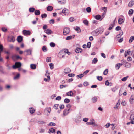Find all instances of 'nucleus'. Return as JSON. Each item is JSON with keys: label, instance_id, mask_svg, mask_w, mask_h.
Masks as SVG:
<instances>
[{"label": "nucleus", "instance_id": "nucleus-30", "mask_svg": "<svg viewBox=\"0 0 134 134\" xmlns=\"http://www.w3.org/2000/svg\"><path fill=\"white\" fill-rule=\"evenodd\" d=\"M134 40V36H131L129 40V43L132 42Z\"/></svg>", "mask_w": 134, "mask_h": 134}, {"label": "nucleus", "instance_id": "nucleus-27", "mask_svg": "<svg viewBox=\"0 0 134 134\" xmlns=\"http://www.w3.org/2000/svg\"><path fill=\"white\" fill-rule=\"evenodd\" d=\"M98 61V60L97 58H95L92 60V64H96Z\"/></svg>", "mask_w": 134, "mask_h": 134}, {"label": "nucleus", "instance_id": "nucleus-18", "mask_svg": "<svg viewBox=\"0 0 134 134\" xmlns=\"http://www.w3.org/2000/svg\"><path fill=\"white\" fill-rule=\"evenodd\" d=\"M66 94L68 96H72L73 95V93L72 91H71L67 92L66 93Z\"/></svg>", "mask_w": 134, "mask_h": 134}, {"label": "nucleus", "instance_id": "nucleus-40", "mask_svg": "<svg viewBox=\"0 0 134 134\" xmlns=\"http://www.w3.org/2000/svg\"><path fill=\"white\" fill-rule=\"evenodd\" d=\"M70 101V99L67 98H66L64 100V102L66 103H69Z\"/></svg>", "mask_w": 134, "mask_h": 134}, {"label": "nucleus", "instance_id": "nucleus-42", "mask_svg": "<svg viewBox=\"0 0 134 134\" xmlns=\"http://www.w3.org/2000/svg\"><path fill=\"white\" fill-rule=\"evenodd\" d=\"M50 46L53 47H54L55 46V44L53 42H51L50 43Z\"/></svg>", "mask_w": 134, "mask_h": 134}, {"label": "nucleus", "instance_id": "nucleus-2", "mask_svg": "<svg viewBox=\"0 0 134 134\" xmlns=\"http://www.w3.org/2000/svg\"><path fill=\"white\" fill-rule=\"evenodd\" d=\"M21 64L20 62H16L15 65L13 66V69H15L18 68H19L21 66Z\"/></svg>", "mask_w": 134, "mask_h": 134}, {"label": "nucleus", "instance_id": "nucleus-23", "mask_svg": "<svg viewBox=\"0 0 134 134\" xmlns=\"http://www.w3.org/2000/svg\"><path fill=\"white\" fill-rule=\"evenodd\" d=\"M131 64L130 63H129L127 62H126L125 66L127 68H130L131 67Z\"/></svg>", "mask_w": 134, "mask_h": 134}, {"label": "nucleus", "instance_id": "nucleus-45", "mask_svg": "<svg viewBox=\"0 0 134 134\" xmlns=\"http://www.w3.org/2000/svg\"><path fill=\"white\" fill-rule=\"evenodd\" d=\"M97 79L99 81H101L102 80V77L101 76H97Z\"/></svg>", "mask_w": 134, "mask_h": 134}, {"label": "nucleus", "instance_id": "nucleus-8", "mask_svg": "<svg viewBox=\"0 0 134 134\" xmlns=\"http://www.w3.org/2000/svg\"><path fill=\"white\" fill-rule=\"evenodd\" d=\"M23 40V37L21 36H19L17 37V40L19 43L21 42Z\"/></svg>", "mask_w": 134, "mask_h": 134}, {"label": "nucleus", "instance_id": "nucleus-5", "mask_svg": "<svg viewBox=\"0 0 134 134\" xmlns=\"http://www.w3.org/2000/svg\"><path fill=\"white\" fill-rule=\"evenodd\" d=\"M22 32L24 35H29L31 33L30 31L29 30H24Z\"/></svg>", "mask_w": 134, "mask_h": 134}, {"label": "nucleus", "instance_id": "nucleus-16", "mask_svg": "<svg viewBox=\"0 0 134 134\" xmlns=\"http://www.w3.org/2000/svg\"><path fill=\"white\" fill-rule=\"evenodd\" d=\"M55 130L53 128H51L49 130V133H53L55 132Z\"/></svg>", "mask_w": 134, "mask_h": 134}, {"label": "nucleus", "instance_id": "nucleus-34", "mask_svg": "<svg viewBox=\"0 0 134 134\" xmlns=\"http://www.w3.org/2000/svg\"><path fill=\"white\" fill-rule=\"evenodd\" d=\"M83 76H84V75H83V74H80L77 75V76L76 77H77V78H81L83 77Z\"/></svg>", "mask_w": 134, "mask_h": 134}, {"label": "nucleus", "instance_id": "nucleus-56", "mask_svg": "<svg viewBox=\"0 0 134 134\" xmlns=\"http://www.w3.org/2000/svg\"><path fill=\"white\" fill-rule=\"evenodd\" d=\"M89 70H87L83 72V75H86L87 73L89 72Z\"/></svg>", "mask_w": 134, "mask_h": 134}, {"label": "nucleus", "instance_id": "nucleus-39", "mask_svg": "<svg viewBox=\"0 0 134 134\" xmlns=\"http://www.w3.org/2000/svg\"><path fill=\"white\" fill-rule=\"evenodd\" d=\"M129 77L128 76H127L126 77H125L121 79V80L123 81H125Z\"/></svg>", "mask_w": 134, "mask_h": 134}, {"label": "nucleus", "instance_id": "nucleus-26", "mask_svg": "<svg viewBox=\"0 0 134 134\" xmlns=\"http://www.w3.org/2000/svg\"><path fill=\"white\" fill-rule=\"evenodd\" d=\"M35 10V8L34 7L30 8L29 9V10L30 12H33Z\"/></svg>", "mask_w": 134, "mask_h": 134}, {"label": "nucleus", "instance_id": "nucleus-50", "mask_svg": "<svg viewBox=\"0 0 134 134\" xmlns=\"http://www.w3.org/2000/svg\"><path fill=\"white\" fill-rule=\"evenodd\" d=\"M121 104L125 106L126 104V102L124 100H122L121 103Z\"/></svg>", "mask_w": 134, "mask_h": 134}, {"label": "nucleus", "instance_id": "nucleus-55", "mask_svg": "<svg viewBox=\"0 0 134 134\" xmlns=\"http://www.w3.org/2000/svg\"><path fill=\"white\" fill-rule=\"evenodd\" d=\"M110 125V124L109 123H108L106 124L105 125V127L106 128H108L109 127Z\"/></svg>", "mask_w": 134, "mask_h": 134}, {"label": "nucleus", "instance_id": "nucleus-58", "mask_svg": "<svg viewBox=\"0 0 134 134\" xmlns=\"http://www.w3.org/2000/svg\"><path fill=\"white\" fill-rule=\"evenodd\" d=\"M88 120V119L86 118H84L83 119V121L85 122H87Z\"/></svg>", "mask_w": 134, "mask_h": 134}, {"label": "nucleus", "instance_id": "nucleus-19", "mask_svg": "<svg viewBox=\"0 0 134 134\" xmlns=\"http://www.w3.org/2000/svg\"><path fill=\"white\" fill-rule=\"evenodd\" d=\"M34 13L36 15H38L40 14V12L39 10H37L35 11Z\"/></svg>", "mask_w": 134, "mask_h": 134}, {"label": "nucleus", "instance_id": "nucleus-44", "mask_svg": "<svg viewBox=\"0 0 134 134\" xmlns=\"http://www.w3.org/2000/svg\"><path fill=\"white\" fill-rule=\"evenodd\" d=\"M83 23L87 25H88V22L87 20H84L83 21Z\"/></svg>", "mask_w": 134, "mask_h": 134}, {"label": "nucleus", "instance_id": "nucleus-13", "mask_svg": "<svg viewBox=\"0 0 134 134\" xmlns=\"http://www.w3.org/2000/svg\"><path fill=\"white\" fill-rule=\"evenodd\" d=\"M124 20L122 18H120L118 20V23L119 24H121L124 22Z\"/></svg>", "mask_w": 134, "mask_h": 134}, {"label": "nucleus", "instance_id": "nucleus-10", "mask_svg": "<svg viewBox=\"0 0 134 134\" xmlns=\"http://www.w3.org/2000/svg\"><path fill=\"white\" fill-rule=\"evenodd\" d=\"M10 40H9V41L10 42H14L15 41V37L13 36H12L9 38Z\"/></svg>", "mask_w": 134, "mask_h": 134}, {"label": "nucleus", "instance_id": "nucleus-38", "mask_svg": "<svg viewBox=\"0 0 134 134\" xmlns=\"http://www.w3.org/2000/svg\"><path fill=\"white\" fill-rule=\"evenodd\" d=\"M108 72V70L107 69H105L103 72V74L105 75H107Z\"/></svg>", "mask_w": 134, "mask_h": 134}, {"label": "nucleus", "instance_id": "nucleus-14", "mask_svg": "<svg viewBox=\"0 0 134 134\" xmlns=\"http://www.w3.org/2000/svg\"><path fill=\"white\" fill-rule=\"evenodd\" d=\"M44 32L48 35L51 34L52 33V31L49 29H47V30H45Z\"/></svg>", "mask_w": 134, "mask_h": 134}, {"label": "nucleus", "instance_id": "nucleus-47", "mask_svg": "<svg viewBox=\"0 0 134 134\" xmlns=\"http://www.w3.org/2000/svg\"><path fill=\"white\" fill-rule=\"evenodd\" d=\"M131 123L132 124H134V121H133V120H131V121L130 122H127V125H129Z\"/></svg>", "mask_w": 134, "mask_h": 134}, {"label": "nucleus", "instance_id": "nucleus-37", "mask_svg": "<svg viewBox=\"0 0 134 134\" xmlns=\"http://www.w3.org/2000/svg\"><path fill=\"white\" fill-rule=\"evenodd\" d=\"M134 12V10L132 9L130 10L128 12L129 14H132Z\"/></svg>", "mask_w": 134, "mask_h": 134}, {"label": "nucleus", "instance_id": "nucleus-62", "mask_svg": "<svg viewBox=\"0 0 134 134\" xmlns=\"http://www.w3.org/2000/svg\"><path fill=\"white\" fill-rule=\"evenodd\" d=\"M127 60L129 61H131L132 60L131 57L130 56L128 57L127 58Z\"/></svg>", "mask_w": 134, "mask_h": 134}, {"label": "nucleus", "instance_id": "nucleus-51", "mask_svg": "<svg viewBox=\"0 0 134 134\" xmlns=\"http://www.w3.org/2000/svg\"><path fill=\"white\" fill-rule=\"evenodd\" d=\"M61 99V98L60 96H58L56 98V99L57 100L59 101Z\"/></svg>", "mask_w": 134, "mask_h": 134}, {"label": "nucleus", "instance_id": "nucleus-1", "mask_svg": "<svg viewBox=\"0 0 134 134\" xmlns=\"http://www.w3.org/2000/svg\"><path fill=\"white\" fill-rule=\"evenodd\" d=\"M51 110V108L50 107H48L46 108L44 111V114L47 116H48Z\"/></svg>", "mask_w": 134, "mask_h": 134}, {"label": "nucleus", "instance_id": "nucleus-25", "mask_svg": "<svg viewBox=\"0 0 134 134\" xmlns=\"http://www.w3.org/2000/svg\"><path fill=\"white\" fill-rule=\"evenodd\" d=\"M82 51V50L81 49L78 48L76 49L75 51V52L76 53H79L81 52Z\"/></svg>", "mask_w": 134, "mask_h": 134}, {"label": "nucleus", "instance_id": "nucleus-9", "mask_svg": "<svg viewBox=\"0 0 134 134\" xmlns=\"http://www.w3.org/2000/svg\"><path fill=\"white\" fill-rule=\"evenodd\" d=\"M24 52H26V55H31V54L32 51L31 49H29L25 51Z\"/></svg>", "mask_w": 134, "mask_h": 134}, {"label": "nucleus", "instance_id": "nucleus-59", "mask_svg": "<svg viewBox=\"0 0 134 134\" xmlns=\"http://www.w3.org/2000/svg\"><path fill=\"white\" fill-rule=\"evenodd\" d=\"M67 49H64L62 50V51H61L62 53L65 54L66 53Z\"/></svg>", "mask_w": 134, "mask_h": 134}, {"label": "nucleus", "instance_id": "nucleus-3", "mask_svg": "<svg viewBox=\"0 0 134 134\" xmlns=\"http://www.w3.org/2000/svg\"><path fill=\"white\" fill-rule=\"evenodd\" d=\"M70 31V29L68 28L65 27L64 29L63 34L64 35L69 33Z\"/></svg>", "mask_w": 134, "mask_h": 134}, {"label": "nucleus", "instance_id": "nucleus-54", "mask_svg": "<svg viewBox=\"0 0 134 134\" xmlns=\"http://www.w3.org/2000/svg\"><path fill=\"white\" fill-rule=\"evenodd\" d=\"M2 31L4 32H5L7 31V29L5 27H3L2 28Z\"/></svg>", "mask_w": 134, "mask_h": 134}, {"label": "nucleus", "instance_id": "nucleus-15", "mask_svg": "<svg viewBox=\"0 0 134 134\" xmlns=\"http://www.w3.org/2000/svg\"><path fill=\"white\" fill-rule=\"evenodd\" d=\"M122 65V63H118L116 64L115 66L116 68L117 69H118Z\"/></svg>", "mask_w": 134, "mask_h": 134}, {"label": "nucleus", "instance_id": "nucleus-29", "mask_svg": "<svg viewBox=\"0 0 134 134\" xmlns=\"http://www.w3.org/2000/svg\"><path fill=\"white\" fill-rule=\"evenodd\" d=\"M59 2L62 4H65L66 3L65 0H58Z\"/></svg>", "mask_w": 134, "mask_h": 134}, {"label": "nucleus", "instance_id": "nucleus-53", "mask_svg": "<svg viewBox=\"0 0 134 134\" xmlns=\"http://www.w3.org/2000/svg\"><path fill=\"white\" fill-rule=\"evenodd\" d=\"M54 20L53 19H51L49 21V23L50 24L52 23L53 24H54Z\"/></svg>", "mask_w": 134, "mask_h": 134}, {"label": "nucleus", "instance_id": "nucleus-17", "mask_svg": "<svg viewBox=\"0 0 134 134\" xmlns=\"http://www.w3.org/2000/svg\"><path fill=\"white\" fill-rule=\"evenodd\" d=\"M97 97H93L92 99V102L94 103L96 102L97 101Z\"/></svg>", "mask_w": 134, "mask_h": 134}, {"label": "nucleus", "instance_id": "nucleus-11", "mask_svg": "<svg viewBox=\"0 0 134 134\" xmlns=\"http://www.w3.org/2000/svg\"><path fill=\"white\" fill-rule=\"evenodd\" d=\"M134 4V1L132 0L130 1L128 4V6L130 7H131Z\"/></svg>", "mask_w": 134, "mask_h": 134}, {"label": "nucleus", "instance_id": "nucleus-20", "mask_svg": "<svg viewBox=\"0 0 134 134\" xmlns=\"http://www.w3.org/2000/svg\"><path fill=\"white\" fill-rule=\"evenodd\" d=\"M29 111L30 113L32 114L35 111V110L32 108H31L29 109Z\"/></svg>", "mask_w": 134, "mask_h": 134}, {"label": "nucleus", "instance_id": "nucleus-33", "mask_svg": "<svg viewBox=\"0 0 134 134\" xmlns=\"http://www.w3.org/2000/svg\"><path fill=\"white\" fill-rule=\"evenodd\" d=\"M51 57H48L46 59V62H51Z\"/></svg>", "mask_w": 134, "mask_h": 134}, {"label": "nucleus", "instance_id": "nucleus-41", "mask_svg": "<svg viewBox=\"0 0 134 134\" xmlns=\"http://www.w3.org/2000/svg\"><path fill=\"white\" fill-rule=\"evenodd\" d=\"M86 10L88 13H90L91 12V9L90 7H87L86 9Z\"/></svg>", "mask_w": 134, "mask_h": 134}, {"label": "nucleus", "instance_id": "nucleus-24", "mask_svg": "<svg viewBox=\"0 0 134 134\" xmlns=\"http://www.w3.org/2000/svg\"><path fill=\"white\" fill-rule=\"evenodd\" d=\"M74 36H67L66 38V40H70L72 38H74Z\"/></svg>", "mask_w": 134, "mask_h": 134}, {"label": "nucleus", "instance_id": "nucleus-22", "mask_svg": "<svg viewBox=\"0 0 134 134\" xmlns=\"http://www.w3.org/2000/svg\"><path fill=\"white\" fill-rule=\"evenodd\" d=\"M130 119L131 120H134V114L132 113L131 112Z\"/></svg>", "mask_w": 134, "mask_h": 134}, {"label": "nucleus", "instance_id": "nucleus-4", "mask_svg": "<svg viewBox=\"0 0 134 134\" xmlns=\"http://www.w3.org/2000/svg\"><path fill=\"white\" fill-rule=\"evenodd\" d=\"M62 13L65 15H67L69 13V11L68 9L65 8L63 9Z\"/></svg>", "mask_w": 134, "mask_h": 134}, {"label": "nucleus", "instance_id": "nucleus-61", "mask_svg": "<svg viewBox=\"0 0 134 134\" xmlns=\"http://www.w3.org/2000/svg\"><path fill=\"white\" fill-rule=\"evenodd\" d=\"M101 55L102 57H103L104 58H106V56L105 54L103 53H102L101 54Z\"/></svg>", "mask_w": 134, "mask_h": 134}, {"label": "nucleus", "instance_id": "nucleus-64", "mask_svg": "<svg viewBox=\"0 0 134 134\" xmlns=\"http://www.w3.org/2000/svg\"><path fill=\"white\" fill-rule=\"evenodd\" d=\"M58 105H59L58 104H55L54 105V107L56 109H58L57 107Z\"/></svg>", "mask_w": 134, "mask_h": 134}, {"label": "nucleus", "instance_id": "nucleus-43", "mask_svg": "<svg viewBox=\"0 0 134 134\" xmlns=\"http://www.w3.org/2000/svg\"><path fill=\"white\" fill-rule=\"evenodd\" d=\"M42 18H45L47 16V15L46 14L44 13L43 14H42L41 16Z\"/></svg>", "mask_w": 134, "mask_h": 134}, {"label": "nucleus", "instance_id": "nucleus-31", "mask_svg": "<svg viewBox=\"0 0 134 134\" xmlns=\"http://www.w3.org/2000/svg\"><path fill=\"white\" fill-rule=\"evenodd\" d=\"M42 50L44 52H46L47 51V49L46 47L44 46H43Z\"/></svg>", "mask_w": 134, "mask_h": 134}, {"label": "nucleus", "instance_id": "nucleus-52", "mask_svg": "<svg viewBox=\"0 0 134 134\" xmlns=\"http://www.w3.org/2000/svg\"><path fill=\"white\" fill-rule=\"evenodd\" d=\"M75 76V75L73 74H69L68 75V76L70 77H72Z\"/></svg>", "mask_w": 134, "mask_h": 134}, {"label": "nucleus", "instance_id": "nucleus-12", "mask_svg": "<svg viewBox=\"0 0 134 134\" xmlns=\"http://www.w3.org/2000/svg\"><path fill=\"white\" fill-rule=\"evenodd\" d=\"M69 113V112L68 111V109H65L63 111V115L64 116L67 115Z\"/></svg>", "mask_w": 134, "mask_h": 134}, {"label": "nucleus", "instance_id": "nucleus-21", "mask_svg": "<svg viewBox=\"0 0 134 134\" xmlns=\"http://www.w3.org/2000/svg\"><path fill=\"white\" fill-rule=\"evenodd\" d=\"M47 9L48 11H51L53 10V7L52 6H49L47 7Z\"/></svg>", "mask_w": 134, "mask_h": 134}, {"label": "nucleus", "instance_id": "nucleus-60", "mask_svg": "<svg viewBox=\"0 0 134 134\" xmlns=\"http://www.w3.org/2000/svg\"><path fill=\"white\" fill-rule=\"evenodd\" d=\"M133 100L131 98H130L129 99V101L130 102V103L131 104H132L133 103Z\"/></svg>", "mask_w": 134, "mask_h": 134}, {"label": "nucleus", "instance_id": "nucleus-35", "mask_svg": "<svg viewBox=\"0 0 134 134\" xmlns=\"http://www.w3.org/2000/svg\"><path fill=\"white\" fill-rule=\"evenodd\" d=\"M75 29L77 31L78 33H79L81 32V30L79 27H76V28H75Z\"/></svg>", "mask_w": 134, "mask_h": 134}, {"label": "nucleus", "instance_id": "nucleus-46", "mask_svg": "<svg viewBox=\"0 0 134 134\" xmlns=\"http://www.w3.org/2000/svg\"><path fill=\"white\" fill-rule=\"evenodd\" d=\"M50 68L51 69H53V64L52 63H51L49 64Z\"/></svg>", "mask_w": 134, "mask_h": 134}, {"label": "nucleus", "instance_id": "nucleus-28", "mask_svg": "<svg viewBox=\"0 0 134 134\" xmlns=\"http://www.w3.org/2000/svg\"><path fill=\"white\" fill-rule=\"evenodd\" d=\"M30 68L32 69H34L36 68V66L35 64H31L30 65Z\"/></svg>", "mask_w": 134, "mask_h": 134}, {"label": "nucleus", "instance_id": "nucleus-63", "mask_svg": "<svg viewBox=\"0 0 134 134\" xmlns=\"http://www.w3.org/2000/svg\"><path fill=\"white\" fill-rule=\"evenodd\" d=\"M74 18L73 17H71L70 18L69 20L71 22H72L74 21Z\"/></svg>", "mask_w": 134, "mask_h": 134}, {"label": "nucleus", "instance_id": "nucleus-32", "mask_svg": "<svg viewBox=\"0 0 134 134\" xmlns=\"http://www.w3.org/2000/svg\"><path fill=\"white\" fill-rule=\"evenodd\" d=\"M95 18L97 20H100L101 18V16L99 15H97L95 16Z\"/></svg>", "mask_w": 134, "mask_h": 134}, {"label": "nucleus", "instance_id": "nucleus-6", "mask_svg": "<svg viewBox=\"0 0 134 134\" xmlns=\"http://www.w3.org/2000/svg\"><path fill=\"white\" fill-rule=\"evenodd\" d=\"M100 33V31L99 30H96L92 32V34L95 36H96Z\"/></svg>", "mask_w": 134, "mask_h": 134}, {"label": "nucleus", "instance_id": "nucleus-7", "mask_svg": "<svg viewBox=\"0 0 134 134\" xmlns=\"http://www.w3.org/2000/svg\"><path fill=\"white\" fill-rule=\"evenodd\" d=\"M71 71L70 69L69 68H66L64 70V72L65 74H68Z\"/></svg>", "mask_w": 134, "mask_h": 134}, {"label": "nucleus", "instance_id": "nucleus-36", "mask_svg": "<svg viewBox=\"0 0 134 134\" xmlns=\"http://www.w3.org/2000/svg\"><path fill=\"white\" fill-rule=\"evenodd\" d=\"M20 75L19 73L17 74L14 77V79L15 80L19 78L20 77Z\"/></svg>", "mask_w": 134, "mask_h": 134}, {"label": "nucleus", "instance_id": "nucleus-57", "mask_svg": "<svg viewBox=\"0 0 134 134\" xmlns=\"http://www.w3.org/2000/svg\"><path fill=\"white\" fill-rule=\"evenodd\" d=\"M121 29V27L119 26H118L116 28L115 30L116 31H119Z\"/></svg>", "mask_w": 134, "mask_h": 134}, {"label": "nucleus", "instance_id": "nucleus-49", "mask_svg": "<svg viewBox=\"0 0 134 134\" xmlns=\"http://www.w3.org/2000/svg\"><path fill=\"white\" fill-rule=\"evenodd\" d=\"M56 124L54 123L50 122L48 124L49 126H55Z\"/></svg>", "mask_w": 134, "mask_h": 134}, {"label": "nucleus", "instance_id": "nucleus-48", "mask_svg": "<svg viewBox=\"0 0 134 134\" xmlns=\"http://www.w3.org/2000/svg\"><path fill=\"white\" fill-rule=\"evenodd\" d=\"M91 43L90 42H88L87 43V47L88 48H90L91 46Z\"/></svg>", "mask_w": 134, "mask_h": 134}]
</instances>
